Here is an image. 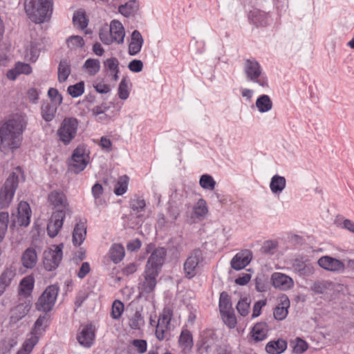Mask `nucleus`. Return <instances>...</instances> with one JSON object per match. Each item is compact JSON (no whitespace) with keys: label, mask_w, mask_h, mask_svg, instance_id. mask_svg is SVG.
I'll return each mask as SVG.
<instances>
[{"label":"nucleus","mask_w":354,"mask_h":354,"mask_svg":"<svg viewBox=\"0 0 354 354\" xmlns=\"http://www.w3.org/2000/svg\"><path fill=\"white\" fill-rule=\"evenodd\" d=\"M25 127L19 118H9L0 125V150L3 153L19 149Z\"/></svg>","instance_id":"obj_1"},{"label":"nucleus","mask_w":354,"mask_h":354,"mask_svg":"<svg viewBox=\"0 0 354 354\" xmlns=\"http://www.w3.org/2000/svg\"><path fill=\"white\" fill-rule=\"evenodd\" d=\"M59 286L56 284L48 286L43 293L39 297L35 304V308L37 311L45 313L40 315L34 323L32 333L34 335H41L44 332L49 325V316L47 313L52 310L56 302L59 292Z\"/></svg>","instance_id":"obj_2"},{"label":"nucleus","mask_w":354,"mask_h":354,"mask_svg":"<svg viewBox=\"0 0 354 354\" xmlns=\"http://www.w3.org/2000/svg\"><path fill=\"white\" fill-rule=\"evenodd\" d=\"M24 10L31 21L43 24L52 16L53 0H25Z\"/></svg>","instance_id":"obj_3"},{"label":"nucleus","mask_w":354,"mask_h":354,"mask_svg":"<svg viewBox=\"0 0 354 354\" xmlns=\"http://www.w3.org/2000/svg\"><path fill=\"white\" fill-rule=\"evenodd\" d=\"M78 126L79 121L77 118H65L57 131L59 140L65 145H69L77 136Z\"/></svg>","instance_id":"obj_4"},{"label":"nucleus","mask_w":354,"mask_h":354,"mask_svg":"<svg viewBox=\"0 0 354 354\" xmlns=\"http://www.w3.org/2000/svg\"><path fill=\"white\" fill-rule=\"evenodd\" d=\"M19 184V176L12 172L6 179L0 192V206L7 207L11 203Z\"/></svg>","instance_id":"obj_5"},{"label":"nucleus","mask_w":354,"mask_h":354,"mask_svg":"<svg viewBox=\"0 0 354 354\" xmlns=\"http://www.w3.org/2000/svg\"><path fill=\"white\" fill-rule=\"evenodd\" d=\"M204 260L203 252L200 248L193 250L183 264V270L186 278H194L199 268L200 263Z\"/></svg>","instance_id":"obj_6"},{"label":"nucleus","mask_w":354,"mask_h":354,"mask_svg":"<svg viewBox=\"0 0 354 354\" xmlns=\"http://www.w3.org/2000/svg\"><path fill=\"white\" fill-rule=\"evenodd\" d=\"M87 158L86 149L83 146H78L73 150L68 162V171L75 174L82 171L88 162Z\"/></svg>","instance_id":"obj_7"},{"label":"nucleus","mask_w":354,"mask_h":354,"mask_svg":"<svg viewBox=\"0 0 354 354\" xmlns=\"http://www.w3.org/2000/svg\"><path fill=\"white\" fill-rule=\"evenodd\" d=\"M167 257V250L164 247H157L149 257L145 270L160 274Z\"/></svg>","instance_id":"obj_8"},{"label":"nucleus","mask_w":354,"mask_h":354,"mask_svg":"<svg viewBox=\"0 0 354 354\" xmlns=\"http://www.w3.org/2000/svg\"><path fill=\"white\" fill-rule=\"evenodd\" d=\"M63 248L64 244L59 243L55 245V249L54 250H50V251L45 252L44 253L43 264L46 270L53 271L59 266L62 259Z\"/></svg>","instance_id":"obj_9"},{"label":"nucleus","mask_w":354,"mask_h":354,"mask_svg":"<svg viewBox=\"0 0 354 354\" xmlns=\"http://www.w3.org/2000/svg\"><path fill=\"white\" fill-rule=\"evenodd\" d=\"M66 217L64 210H56L53 214L47 225V234L50 238L55 237L62 227Z\"/></svg>","instance_id":"obj_10"},{"label":"nucleus","mask_w":354,"mask_h":354,"mask_svg":"<svg viewBox=\"0 0 354 354\" xmlns=\"http://www.w3.org/2000/svg\"><path fill=\"white\" fill-rule=\"evenodd\" d=\"M95 339V328L91 324L84 326L77 335L78 343L86 348H89L93 345Z\"/></svg>","instance_id":"obj_11"},{"label":"nucleus","mask_w":354,"mask_h":354,"mask_svg":"<svg viewBox=\"0 0 354 354\" xmlns=\"http://www.w3.org/2000/svg\"><path fill=\"white\" fill-rule=\"evenodd\" d=\"M250 22L256 27H266L269 24L270 14L259 9L250 10L248 15Z\"/></svg>","instance_id":"obj_12"},{"label":"nucleus","mask_w":354,"mask_h":354,"mask_svg":"<svg viewBox=\"0 0 354 354\" xmlns=\"http://www.w3.org/2000/svg\"><path fill=\"white\" fill-rule=\"evenodd\" d=\"M252 257V252L248 250L238 252L231 259V267L235 270H241L249 265Z\"/></svg>","instance_id":"obj_13"},{"label":"nucleus","mask_w":354,"mask_h":354,"mask_svg":"<svg viewBox=\"0 0 354 354\" xmlns=\"http://www.w3.org/2000/svg\"><path fill=\"white\" fill-rule=\"evenodd\" d=\"M244 71L248 80H255L260 77L262 69L260 64L255 59H246L244 63Z\"/></svg>","instance_id":"obj_14"},{"label":"nucleus","mask_w":354,"mask_h":354,"mask_svg":"<svg viewBox=\"0 0 354 354\" xmlns=\"http://www.w3.org/2000/svg\"><path fill=\"white\" fill-rule=\"evenodd\" d=\"M272 286L281 290H287L293 286L291 277L281 272H274L271 276Z\"/></svg>","instance_id":"obj_15"},{"label":"nucleus","mask_w":354,"mask_h":354,"mask_svg":"<svg viewBox=\"0 0 354 354\" xmlns=\"http://www.w3.org/2000/svg\"><path fill=\"white\" fill-rule=\"evenodd\" d=\"M318 264L321 268L333 272H339L344 269V264L342 261L329 256L319 258Z\"/></svg>","instance_id":"obj_16"},{"label":"nucleus","mask_w":354,"mask_h":354,"mask_svg":"<svg viewBox=\"0 0 354 354\" xmlns=\"http://www.w3.org/2000/svg\"><path fill=\"white\" fill-rule=\"evenodd\" d=\"M31 209L27 202H20L17 208V222L19 226L27 227L30 222Z\"/></svg>","instance_id":"obj_17"},{"label":"nucleus","mask_w":354,"mask_h":354,"mask_svg":"<svg viewBox=\"0 0 354 354\" xmlns=\"http://www.w3.org/2000/svg\"><path fill=\"white\" fill-rule=\"evenodd\" d=\"M143 275L144 281L140 284V288L142 292L149 294L156 288L157 284L156 278L159 274L145 270Z\"/></svg>","instance_id":"obj_18"},{"label":"nucleus","mask_w":354,"mask_h":354,"mask_svg":"<svg viewBox=\"0 0 354 354\" xmlns=\"http://www.w3.org/2000/svg\"><path fill=\"white\" fill-rule=\"evenodd\" d=\"M269 330L270 327L266 322H259L254 325L250 333H252L253 340L259 342L268 337Z\"/></svg>","instance_id":"obj_19"},{"label":"nucleus","mask_w":354,"mask_h":354,"mask_svg":"<svg viewBox=\"0 0 354 354\" xmlns=\"http://www.w3.org/2000/svg\"><path fill=\"white\" fill-rule=\"evenodd\" d=\"M48 200L50 205L55 207L61 206L63 208L62 210H64L65 212L68 209L69 205L66 196L64 192L60 190H53L50 192L48 194Z\"/></svg>","instance_id":"obj_20"},{"label":"nucleus","mask_w":354,"mask_h":354,"mask_svg":"<svg viewBox=\"0 0 354 354\" xmlns=\"http://www.w3.org/2000/svg\"><path fill=\"white\" fill-rule=\"evenodd\" d=\"M35 287V277L32 275H27L24 277L18 288V292L20 296L24 298L30 297Z\"/></svg>","instance_id":"obj_21"},{"label":"nucleus","mask_w":354,"mask_h":354,"mask_svg":"<svg viewBox=\"0 0 354 354\" xmlns=\"http://www.w3.org/2000/svg\"><path fill=\"white\" fill-rule=\"evenodd\" d=\"M109 32L113 41L118 44H122L125 36L124 28L122 24L117 20L111 21Z\"/></svg>","instance_id":"obj_22"},{"label":"nucleus","mask_w":354,"mask_h":354,"mask_svg":"<svg viewBox=\"0 0 354 354\" xmlns=\"http://www.w3.org/2000/svg\"><path fill=\"white\" fill-rule=\"evenodd\" d=\"M144 43V39L140 32L135 30L131 36V41L129 45L128 53L130 55H136L140 52Z\"/></svg>","instance_id":"obj_23"},{"label":"nucleus","mask_w":354,"mask_h":354,"mask_svg":"<svg viewBox=\"0 0 354 354\" xmlns=\"http://www.w3.org/2000/svg\"><path fill=\"white\" fill-rule=\"evenodd\" d=\"M287 342L281 338L268 342L266 345L265 350L268 354H281L287 348Z\"/></svg>","instance_id":"obj_24"},{"label":"nucleus","mask_w":354,"mask_h":354,"mask_svg":"<svg viewBox=\"0 0 354 354\" xmlns=\"http://www.w3.org/2000/svg\"><path fill=\"white\" fill-rule=\"evenodd\" d=\"M57 105L48 101H43L41 104V116L47 122H51L55 117Z\"/></svg>","instance_id":"obj_25"},{"label":"nucleus","mask_w":354,"mask_h":354,"mask_svg":"<svg viewBox=\"0 0 354 354\" xmlns=\"http://www.w3.org/2000/svg\"><path fill=\"white\" fill-rule=\"evenodd\" d=\"M86 236V226L85 223H77L73 232V243L75 246H80L85 240Z\"/></svg>","instance_id":"obj_26"},{"label":"nucleus","mask_w":354,"mask_h":354,"mask_svg":"<svg viewBox=\"0 0 354 354\" xmlns=\"http://www.w3.org/2000/svg\"><path fill=\"white\" fill-rule=\"evenodd\" d=\"M169 250L171 255L178 259L183 251V238L181 236L171 238L167 242Z\"/></svg>","instance_id":"obj_27"},{"label":"nucleus","mask_w":354,"mask_h":354,"mask_svg":"<svg viewBox=\"0 0 354 354\" xmlns=\"http://www.w3.org/2000/svg\"><path fill=\"white\" fill-rule=\"evenodd\" d=\"M213 339L208 335L202 334L196 343L197 351L199 354L208 353L213 346Z\"/></svg>","instance_id":"obj_28"},{"label":"nucleus","mask_w":354,"mask_h":354,"mask_svg":"<svg viewBox=\"0 0 354 354\" xmlns=\"http://www.w3.org/2000/svg\"><path fill=\"white\" fill-rule=\"evenodd\" d=\"M139 10V3L137 0H130L118 7V12L125 17L136 14Z\"/></svg>","instance_id":"obj_29"},{"label":"nucleus","mask_w":354,"mask_h":354,"mask_svg":"<svg viewBox=\"0 0 354 354\" xmlns=\"http://www.w3.org/2000/svg\"><path fill=\"white\" fill-rule=\"evenodd\" d=\"M179 345L184 351H190L194 346L193 335L187 328L181 330L178 338Z\"/></svg>","instance_id":"obj_30"},{"label":"nucleus","mask_w":354,"mask_h":354,"mask_svg":"<svg viewBox=\"0 0 354 354\" xmlns=\"http://www.w3.org/2000/svg\"><path fill=\"white\" fill-rule=\"evenodd\" d=\"M289 307L290 301L288 297H286L283 300H281V304L274 309L273 315L274 319L279 321L283 320L288 315Z\"/></svg>","instance_id":"obj_31"},{"label":"nucleus","mask_w":354,"mask_h":354,"mask_svg":"<svg viewBox=\"0 0 354 354\" xmlns=\"http://www.w3.org/2000/svg\"><path fill=\"white\" fill-rule=\"evenodd\" d=\"M286 185V178L277 174L273 176L270 182V188L274 194H281L285 189Z\"/></svg>","instance_id":"obj_32"},{"label":"nucleus","mask_w":354,"mask_h":354,"mask_svg":"<svg viewBox=\"0 0 354 354\" xmlns=\"http://www.w3.org/2000/svg\"><path fill=\"white\" fill-rule=\"evenodd\" d=\"M37 253L32 248H27L22 254L21 261L23 266L26 268H32L37 263Z\"/></svg>","instance_id":"obj_33"},{"label":"nucleus","mask_w":354,"mask_h":354,"mask_svg":"<svg viewBox=\"0 0 354 354\" xmlns=\"http://www.w3.org/2000/svg\"><path fill=\"white\" fill-rule=\"evenodd\" d=\"M256 106L260 113H266L272 108V102L269 95L263 94L259 95L256 100Z\"/></svg>","instance_id":"obj_34"},{"label":"nucleus","mask_w":354,"mask_h":354,"mask_svg":"<svg viewBox=\"0 0 354 354\" xmlns=\"http://www.w3.org/2000/svg\"><path fill=\"white\" fill-rule=\"evenodd\" d=\"M31 306L30 300L19 304L12 310V317L17 320L22 319L30 311Z\"/></svg>","instance_id":"obj_35"},{"label":"nucleus","mask_w":354,"mask_h":354,"mask_svg":"<svg viewBox=\"0 0 354 354\" xmlns=\"http://www.w3.org/2000/svg\"><path fill=\"white\" fill-rule=\"evenodd\" d=\"M109 257L113 262L118 263L124 257V248L120 243H114L109 250Z\"/></svg>","instance_id":"obj_36"},{"label":"nucleus","mask_w":354,"mask_h":354,"mask_svg":"<svg viewBox=\"0 0 354 354\" xmlns=\"http://www.w3.org/2000/svg\"><path fill=\"white\" fill-rule=\"evenodd\" d=\"M71 72L70 62L66 59H61L58 66V81L62 83L65 82Z\"/></svg>","instance_id":"obj_37"},{"label":"nucleus","mask_w":354,"mask_h":354,"mask_svg":"<svg viewBox=\"0 0 354 354\" xmlns=\"http://www.w3.org/2000/svg\"><path fill=\"white\" fill-rule=\"evenodd\" d=\"M208 213V207L206 201L203 198H200L193 207V214L195 218L203 219Z\"/></svg>","instance_id":"obj_38"},{"label":"nucleus","mask_w":354,"mask_h":354,"mask_svg":"<svg viewBox=\"0 0 354 354\" xmlns=\"http://www.w3.org/2000/svg\"><path fill=\"white\" fill-rule=\"evenodd\" d=\"M129 177L127 175L120 176L114 185L113 192L116 196L125 194L128 188Z\"/></svg>","instance_id":"obj_39"},{"label":"nucleus","mask_w":354,"mask_h":354,"mask_svg":"<svg viewBox=\"0 0 354 354\" xmlns=\"http://www.w3.org/2000/svg\"><path fill=\"white\" fill-rule=\"evenodd\" d=\"M222 320L229 328H234L236 326L237 320L234 310L231 309L220 313Z\"/></svg>","instance_id":"obj_40"},{"label":"nucleus","mask_w":354,"mask_h":354,"mask_svg":"<svg viewBox=\"0 0 354 354\" xmlns=\"http://www.w3.org/2000/svg\"><path fill=\"white\" fill-rule=\"evenodd\" d=\"M219 312L221 313L225 310H229L233 309L231 297L229 294L223 291L220 294L219 301H218Z\"/></svg>","instance_id":"obj_41"},{"label":"nucleus","mask_w":354,"mask_h":354,"mask_svg":"<svg viewBox=\"0 0 354 354\" xmlns=\"http://www.w3.org/2000/svg\"><path fill=\"white\" fill-rule=\"evenodd\" d=\"M83 67L87 69L89 75H95L100 70V62L97 59L88 58L84 62Z\"/></svg>","instance_id":"obj_42"},{"label":"nucleus","mask_w":354,"mask_h":354,"mask_svg":"<svg viewBox=\"0 0 354 354\" xmlns=\"http://www.w3.org/2000/svg\"><path fill=\"white\" fill-rule=\"evenodd\" d=\"M250 299L247 297H241L236 306V309L242 317H246L250 312Z\"/></svg>","instance_id":"obj_43"},{"label":"nucleus","mask_w":354,"mask_h":354,"mask_svg":"<svg viewBox=\"0 0 354 354\" xmlns=\"http://www.w3.org/2000/svg\"><path fill=\"white\" fill-rule=\"evenodd\" d=\"M129 206L131 210L136 214L143 211L146 207L145 201L140 196H135L129 201Z\"/></svg>","instance_id":"obj_44"},{"label":"nucleus","mask_w":354,"mask_h":354,"mask_svg":"<svg viewBox=\"0 0 354 354\" xmlns=\"http://www.w3.org/2000/svg\"><path fill=\"white\" fill-rule=\"evenodd\" d=\"M199 185L203 189L212 191L215 189L216 183L211 175L205 174L201 176Z\"/></svg>","instance_id":"obj_45"},{"label":"nucleus","mask_w":354,"mask_h":354,"mask_svg":"<svg viewBox=\"0 0 354 354\" xmlns=\"http://www.w3.org/2000/svg\"><path fill=\"white\" fill-rule=\"evenodd\" d=\"M15 276V270L11 268H6L0 275V285L6 289L10 285Z\"/></svg>","instance_id":"obj_46"},{"label":"nucleus","mask_w":354,"mask_h":354,"mask_svg":"<svg viewBox=\"0 0 354 354\" xmlns=\"http://www.w3.org/2000/svg\"><path fill=\"white\" fill-rule=\"evenodd\" d=\"M290 345L292 346V353L296 354H301L308 348V343L301 337H297L295 341H292Z\"/></svg>","instance_id":"obj_47"},{"label":"nucleus","mask_w":354,"mask_h":354,"mask_svg":"<svg viewBox=\"0 0 354 354\" xmlns=\"http://www.w3.org/2000/svg\"><path fill=\"white\" fill-rule=\"evenodd\" d=\"M73 22L75 26L81 30H84L88 26V19L84 12H76L74 13Z\"/></svg>","instance_id":"obj_48"},{"label":"nucleus","mask_w":354,"mask_h":354,"mask_svg":"<svg viewBox=\"0 0 354 354\" xmlns=\"http://www.w3.org/2000/svg\"><path fill=\"white\" fill-rule=\"evenodd\" d=\"M255 290L257 292H266L269 288L268 278L264 274L257 275L254 279Z\"/></svg>","instance_id":"obj_49"},{"label":"nucleus","mask_w":354,"mask_h":354,"mask_svg":"<svg viewBox=\"0 0 354 354\" xmlns=\"http://www.w3.org/2000/svg\"><path fill=\"white\" fill-rule=\"evenodd\" d=\"M67 92L72 97L81 96L84 92V82L80 81L75 84L69 86Z\"/></svg>","instance_id":"obj_50"},{"label":"nucleus","mask_w":354,"mask_h":354,"mask_svg":"<svg viewBox=\"0 0 354 354\" xmlns=\"http://www.w3.org/2000/svg\"><path fill=\"white\" fill-rule=\"evenodd\" d=\"M169 330L170 326L157 323L155 333L157 339L160 341L165 339L169 340V337H167V335H169Z\"/></svg>","instance_id":"obj_51"},{"label":"nucleus","mask_w":354,"mask_h":354,"mask_svg":"<svg viewBox=\"0 0 354 354\" xmlns=\"http://www.w3.org/2000/svg\"><path fill=\"white\" fill-rule=\"evenodd\" d=\"M129 80L126 77H122L118 86V94L121 100H127L129 96V91L128 88Z\"/></svg>","instance_id":"obj_52"},{"label":"nucleus","mask_w":354,"mask_h":354,"mask_svg":"<svg viewBox=\"0 0 354 354\" xmlns=\"http://www.w3.org/2000/svg\"><path fill=\"white\" fill-rule=\"evenodd\" d=\"M67 46L71 49L82 48L84 44V40L82 37L79 35L70 36L66 40Z\"/></svg>","instance_id":"obj_53"},{"label":"nucleus","mask_w":354,"mask_h":354,"mask_svg":"<svg viewBox=\"0 0 354 354\" xmlns=\"http://www.w3.org/2000/svg\"><path fill=\"white\" fill-rule=\"evenodd\" d=\"M142 325H144L143 317L141 313L137 310L129 319V326L132 329L138 330Z\"/></svg>","instance_id":"obj_54"},{"label":"nucleus","mask_w":354,"mask_h":354,"mask_svg":"<svg viewBox=\"0 0 354 354\" xmlns=\"http://www.w3.org/2000/svg\"><path fill=\"white\" fill-rule=\"evenodd\" d=\"M173 316V310L168 307L163 308L162 312L160 314L158 323L170 326V322Z\"/></svg>","instance_id":"obj_55"},{"label":"nucleus","mask_w":354,"mask_h":354,"mask_svg":"<svg viewBox=\"0 0 354 354\" xmlns=\"http://www.w3.org/2000/svg\"><path fill=\"white\" fill-rule=\"evenodd\" d=\"M124 304L120 300H115L112 305L111 317L114 319H118L120 318L124 311Z\"/></svg>","instance_id":"obj_56"},{"label":"nucleus","mask_w":354,"mask_h":354,"mask_svg":"<svg viewBox=\"0 0 354 354\" xmlns=\"http://www.w3.org/2000/svg\"><path fill=\"white\" fill-rule=\"evenodd\" d=\"M48 96L50 99V103L52 104L59 106L62 103V95L57 88H50L48 91Z\"/></svg>","instance_id":"obj_57"},{"label":"nucleus","mask_w":354,"mask_h":354,"mask_svg":"<svg viewBox=\"0 0 354 354\" xmlns=\"http://www.w3.org/2000/svg\"><path fill=\"white\" fill-rule=\"evenodd\" d=\"M39 46V44L36 42H32L30 44L29 49V59L32 62H35L40 55V48Z\"/></svg>","instance_id":"obj_58"},{"label":"nucleus","mask_w":354,"mask_h":354,"mask_svg":"<svg viewBox=\"0 0 354 354\" xmlns=\"http://www.w3.org/2000/svg\"><path fill=\"white\" fill-rule=\"evenodd\" d=\"M277 247V243L273 241H267L261 248V252L265 254H273Z\"/></svg>","instance_id":"obj_59"},{"label":"nucleus","mask_w":354,"mask_h":354,"mask_svg":"<svg viewBox=\"0 0 354 354\" xmlns=\"http://www.w3.org/2000/svg\"><path fill=\"white\" fill-rule=\"evenodd\" d=\"M88 293L84 290H80L77 293L74 302L75 307V311L82 306V304L88 299Z\"/></svg>","instance_id":"obj_60"},{"label":"nucleus","mask_w":354,"mask_h":354,"mask_svg":"<svg viewBox=\"0 0 354 354\" xmlns=\"http://www.w3.org/2000/svg\"><path fill=\"white\" fill-rule=\"evenodd\" d=\"M37 342L38 337L36 335H35L34 337H32L26 340L23 344L21 348L24 351H26L28 354H30L32 351L35 345H36V344L37 343Z\"/></svg>","instance_id":"obj_61"},{"label":"nucleus","mask_w":354,"mask_h":354,"mask_svg":"<svg viewBox=\"0 0 354 354\" xmlns=\"http://www.w3.org/2000/svg\"><path fill=\"white\" fill-rule=\"evenodd\" d=\"M104 66L107 68L110 71L114 72L120 70L119 68V62L116 57H111L106 59L104 62Z\"/></svg>","instance_id":"obj_62"},{"label":"nucleus","mask_w":354,"mask_h":354,"mask_svg":"<svg viewBox=\"0 0 354 354\" xmlns=\"http://www.w3.org/2000/svg\"><path fill=\"white\" fill-rule=\"evenodd\" d=\"M19 74L29 75L32 73V67L29 64L18 62L15 65Z\"/></svg>","instance_id":"obj_63"},{"label":"nucleus","mask_w":354,"mask_h":354,"mask_svg":"<svg viewBox=\"0 0 354 354\" xmlns=\"http://www.w3.org/2000/svg\"><path fill=\"white\" fill-rule=\"evenodd\" d=\"M327 288V282L315 281L310 287V289L315 294H323Z\"/></svg>","instance_id":"obj_64"}]
</instances>
